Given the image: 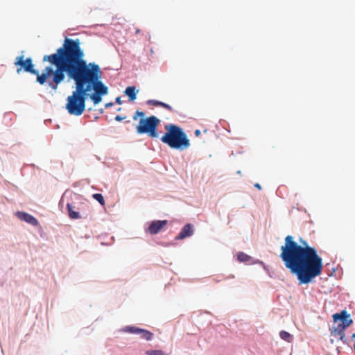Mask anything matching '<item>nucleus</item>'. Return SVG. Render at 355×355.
<instances>
[{
    "label": "nucleus",
    "mask_w": 355,
    "mask_h": 355,
    "mask_svg": "<svg viewBox=\"0 0 355 355\" xmlns=\"http://www.w3.org/2000/svg\"><path fill=\"white\" fill-rule=\"evenodd\" d=\"M284 241L279 257L300 284H307L322 274V259L315 248L302 239L297 243L291 235L286 236Z\"/></svg>",
    "instance_id": "f257e3e1"
},
{
    "label": "nucleus",
    "mask_w": 355,
    "mask_h": 355,
    "mask_svg": "<svg viewBox=\"0 0 355 355\" xmlns=\"http://www.w3.org/2000/svg\"><path fill=\"white\" fill-rule=\"evenodd\" d=\"M66 78L68 80H73L76 89L71 95L67 97L65 108L71 115L80 116L85 110L87 96L77 49L66 64H63L59 67L55 73L54 79L49 84V87L57 90L58 85L64 82Z\"/></svg>",
    "instance_id": "f03ea898"
},
{
    "label": "nucleus",
    "mask_w": 355,
    "mask_h": 355,
    "mask_svg": "<svg viewBox=\"0 0 355 355\" xmlns=\"http://www.w3.org/2000/svg\"><path fill=\"white\" fill-rule=\"evenodd\" d=\"M78 44H80L78 39L66 38L62 46L58 49L55 53L45 55L43 57L42 61L49 62L51 66L45 67L42 73H40L37 70L33 68V60L31 58L24 60V55L18 56L15 59V65L21 67L17 68V72L19 73L23 69L26 72L36 75L37 81L40 85H44L47 83L49 87L50 83L54 79L55 71L59 67L63 64H66L77 49Z\"/></svg>",
    "instance_id": "7ed1b4c3"
},
{
    "label": "nucleus",
    "mask_w": 355,
    "mask_h": 355,
    "mask_svg": "<svg viewBox=\"0 0 355 355\" xmlns=\"http://www.w3.org/2000/svg\"><path fill=\"white\" fill-rule=\"evenodd\" d=\"M77 51L79 53L80 69L85 86L86 96L89 92H94L89 95L95 105L102 100V96L108 93V88L101 81L102 71L98 64L95 62H87L84 59L85 53L78 44Z\"/></svg>",
    "instance_id": "20e7f679"
},
{
    "label": "nucleus",
    "mask_w": 355,
    "mask_h": 355,
    "mask_svg": "<svg viewBox=\"0 0 355 355\" xmlns=\"http://www.w3.org/2000/svg\"><path fill=\"white\" fill-rule=\"evenodd\" d=\"M166 133L161 137V141L169 147L175 149H186L190 142L183 130L174 124L165 125Z\"/></svg>",
    "instance_id": "39448f33"
},
{
    "label": "nucleus",
    "mask_w": 355,
    "mask_h": 355,
    "mask_svg": "<svg viewBox=\"0 0 355 355\" xmlns=\"http://www.w3.org/2000/svg\"><path fill=\"white\" fill-rule=\"evenodd\" d=\"M139 116L141 119L136 128L137 132L140 135L147 134L151 138L158 137L157 127L160 123L159 119L155 116H150L145 118V113L144 112L137 110L132 119L136 121Z\"/></svg>",
    "instance_id": "423d86ee"
},
{
    "label": "nucleus",
    "mask_w": 355,
    "mask_h": 355,
    "mask_svg": "<svg viewBox=\"0 0 355 355\" xmlns=\"http://www.w3.org/2000/svg\"><path fill=\"white\" fill-rule=\"evenodd\" d=\"M167 224L168 220H166L152 221L146 230V232L150 234H157Z\"/></svg>",
    "instance_id": "0eeeda50"
},
{
    "label": "nucleus",
    "mask_w": 355,
    "mask_h": 355,
    "mask_svg": "<svg viewBox=\"0 0 355 355\" xmlns=\"http://www.w3.org/2000/svg\"><path fill=\"white\" fill-rule=\"evenodd\" d=\"M17 216L21 220H24L32 225H37L38 224L37 220L32 215H30L27 213L18 211L17 212Z\"/></svg>",
    "instance_id": "6e6552de"
},
{
    "label": "nucleus",
    "mask_w": 355,
    "mask_h": 355,
    "mask_svg": "<svg viewBox=\"0 0 355 355\" xmlns=\"http://www.w3.org/2000/svg\"><path fill=\"white\" fill-rule=\"evenodd\" d=\"M193 226L190 223L187 224L183 227L181 232L179 233V234L176 236V239H184L187 237H189L193 234Z\"/></svg>",
    "instance_id": "1a4fd4ad"
},
{
    "label": "nucleus",
    "mask_w": 355,
    "mask_h": 355,
    "mask_svg": "<svg viewBox=\"0 0 355 355\" xmlns=\"http://www.w3.org/2000/svg\"><path fill=\"white\" fill-rule=\"evenodd\" d=\"M138 90L136 89V87L134 86L128 87L124 93L129 98L130 101H133L137 98V94L138 93Z\"/></svg>",
    "instance_id": "9d476101"
},
{
    "label": "nucleus",
    "mask_w": 355,
    "mask_h": 355,
    "mask_svg": "<svg viewBox=\"0 0 355 355\" xmlns=\"http://www.w3.org/2000/svg\"><path fill=\"white\" fill-rule=\"evenodd\" d=\"M331 336L337 338L338 340L343 341L345 338V333L341 331L340 329L332 327L330 328Z\"/></svg>",
    "instance_id": "9b49d317"
},
{
    "label": "nucleus",
    "mask_w": 355,
    "mask_h": 355,
    "mask_svg": "<svg viewBox=\"0 0 355 355\" xmlns=\"http://www.w3.org/2000/svg\"><path fill=\"white\" fill-rule=\"evenodd\" d=\"M333 319L334 322H337V320H348L350 318V315L347 313V311L343 310L339 313H335L333 315Z\"/></svg>",
    "instance_id": "f8f14e48"
},
{
    "label": "nucleus",
    "mask_w": 355,
    "mask_h": 355,
    "mask_svg": "<svg viewBox=\"0 0 355 355\" xmlns=\"http://www.w3.org/2000/svg\"><path fill=\"white\" fill-rule=\"evenodd\" d=\"M67 210L69 212V216L70 218L78 219L80 218L79 213L73 209V207L71 204L68 203L67 205Z\"/></svg>",
    "instance_id": "ddd939ff"
},
{
    "label": "nucleus",
    "mask_w": 355,
    "mask_h": 355,
    "mask_svg": "<svg viewBox=\"0 0 355 355\" xmlns=\"http://www.w3.org/2000/svg\"><path fill=\"white\" fill-rule=\"evenodd\" d=\"M237 259L240 262L247 263L252 260V257L244 252H240L237 254Z\"/></svg>",
    "instance_id": "4468645a"
},
{
    "label": "nucleus",
    "mask_w": 355,
    "mask_h": 355,
    "mask_svg": "<svg viewBox=\"0 0 355 355\" xmlns=\"http://www.w3.org/2000/svg\"><path fill=\"white\" fill-rule=\"evenodd\" d=\"M139 334L141 335V338L146 340H151L153 338V334L146 329H141Z\"/></svg>",
    "instance_id": "2eb2a0df"
},
{
    "label": "nucleus",
    "mask_w": 355,
    "mask_h": 355,
    "mask_svg": "<svg viewBox=\"0 0 355 355\" xmlns=\"http://www.w3.org/2000/svg\"><path fill=\"white\" fill-rule=\"evenodd\" d=\"M279 336L282 339L287 341V342H291L293 340V336L291 335L288 332L286 331H281L279 332Z\"/></svg>",
    "instance_id": "dca6fc26"
},
{
    "label": "nucleus",
    "mask_w": 355,
    "mask_h": 355,
    "mask_svg": "<svg viewBox=\"0 0 355 355\" xmlns=\"http://www.w3.org/2000/svg\"><path fill=\"white\" fill-rule=\"evenodd\" d=\"M141 329L139 327H125V329H124V331L125 332H128V333H130V334H139L141 331Z\"/></svg>",
    "instance_id": "f3484780"
},
{
    "label": "nucleus",
    "mask_w": 355,
    "mask_h": 355,
    "mask_svg": "<svg viewBox=\"0 0 355 355\" xmlns=\"http://www.w3.org/2000/svg\"><path fill=\"white\" fill-rule=\"evenodd\" d=\"M93 198L97 200L101 205H105V200L102 194L101 193H94L93 194Z\"/></svg>",
    "instance_id": "a211bd4d"
},
{
    "label": "nucleus",
    "mask_w": 355,
    "mask_h": 355,
    "mask_svg": "<svg viewBox=\"0 0 355 355\" xmlns=\"http://www.w3.org/2000/svg\"><path fill=\"white\" fill-rule=\"evenodd\" d=\"M147 355H164L162 350H148L146 352Z\"/></svg>",
    "instance_id": "6ab92c4d"
},
{
    "label": "nucleus",
    "mask_w": 355,
    "mask_h": 355,
    "mask_svg": "<svg viewBox=\"0 0 355 355\" xmlns=\"http://www.w3.org/2000/svg\"><path fill=\"white\" fill-rule=\"evenodd\" d=\"M352 322H353V320L352 319H348V320H340V323H342V325H345V327H346L347 328L352 324Z\"/></svg>",
    "instance_id": "aec40b11"
},
{
    "label": "nucleus",
    "mask_w": 355,
    "mask_h": 355,
    "mask_svg": "<svg viewBox=\"0 0 355 355\" xmlns=\"http://www.w3.org/2000/svg\"><path fill=\"white\" fill-rule=\"evenodd\" d=\"M161 101L157 100H148L147 104L149 105L159 106Z\"/></svg>",
    "instance_id": "412c9836"
},
{
    "label": "nucleus",
    "mask_w": 355,
    "mask_h": 355,
    "mask_svg": "<svg viewBox=\"0 0 355 355\" xmlns=\"http://www.w3.org/2000/svg\"><path fill=\"white\" fill-rule=\"evenodd\" d=\"M332 327L336 328L337 329H340L341 331L345 333V329H347L345 325H342V323H338L336 325H333Z\"/></svg>",
    "instance_id": "4be33fe9"
},
{
    "label": "nucleus",
    "mask_w": 355,
    "mask_h": 355,
    "mask_svg": "<svg viewBox=\"0 0 355 355\" xmlns=\"http://www.w3.org/2000/svg\"><path fill=\"white\" fill-rule=\"evenodd\" d=\"M159 106H161V107H162L164 108H166V110H168L170 112H173L174 111L173 107L171 105H168V104H166L165 103L161 102Z\"/></svg>",
    "instance_id": "5701e85b"
},
{
    "label": "nucleus",
    "mask_w": 355,
    "mask_h": 355,
    "mask_svg": "<svg viewBox=\"0 0 355 355\" xmlns=\"http://www.w3.org/2000/svg\"><path fill=\"white\" fill-rule=\"evenodd\" d=\"M123 119V117L121 116L120 115H116L115 117V120L117 121H121Z\"/></svg>",
    "instance_id": "b1692460"
},
{
    "label": "nucleus",
    "mask_w": 355,
    "mask_h": 355,
    "mask_svg": "<svg viewBox=\"0 0 355 355\" xmlns=\"http://www.w3.org/2000/svg\"><path fill=\"white\" fill-rule=\"evenodd\" d=\"M200 134H201V132H200V130H195V135H196V137H199V136L200 135Z\"/></svg>",
    "instance_id": "393cba45"
},
{
    "label": "nucleus",
    "mask_w": 355,
    "mask_h": 355,
    "mask_svg": "<svg viewBox=\"0 0 355 355\" xmlns=\"http://www.w3.org/2000/svg\"><path fill=\"white\" fill-rule=\"evenodd\" d=\"M116 103H118V104H121V97H117L116 98Z\"/></svg>",
    "instance_id": "a878e982"
},
{
    "label": "nucleus",
    "mask_w": 355,
    "mask_h": 355,
    "mask_svg": "<svg viewBox=\"0 0 355 355\" xmlns=\"http://www.w3.org/2000/svg\"><path fill=\"white\" fill-rule=\"evenodd\" d=\"M113 105H114L113 103H107L105 104V107H110L112 106Z\"/></svg>",
    "instance_id": "bb28decb"
},
{
    "label": "nucleus",
    "mask_w": 355,
    "mask_h": 355,
    "mask_svg": "<svg viewBox=\"0 0 355 355\" xmlns=\"http://www.w3.org/2000/svg\"><path fill=\"white\" fill-rule=\"evenodd\" d=\"M254 187H255L256 188H257L258 189H259V190H260V189H261V185H260L259 183H256V184H254Z\"/></svg>",
    "instance_id": "cd10ccee"
},
{
    "label": "nucleus",
    "mask_w": 355,
    "mask_h": 355,
    "mask_svg": "<svg viewBox=\"0 0 355 355\" xmlns=\"http://www.w3.org/2000/svg\"><path fill=\"white\" fill-rule=\"evenodd\" d=\"M352 338L355 340V334L352 335Z\"/></svg>",
    "instance_id": "c85d7f7f"
},
{
    "label": "nucleus",
    "mask_w": 355,
    "mask_h": 355,
    "mask_svg": "<svg viewBox=\"0 0 355 355\" xmlns=\"http://www.w3.org/2000/svg\"><path fill=\"white\" fill-rule=\"evenodd\" d=\"M140 33V30H139V29H137V30H136V33H137V34H138V33Z\"/></svg>",
    "instance_id": "c756f323"
}]
</instances>
